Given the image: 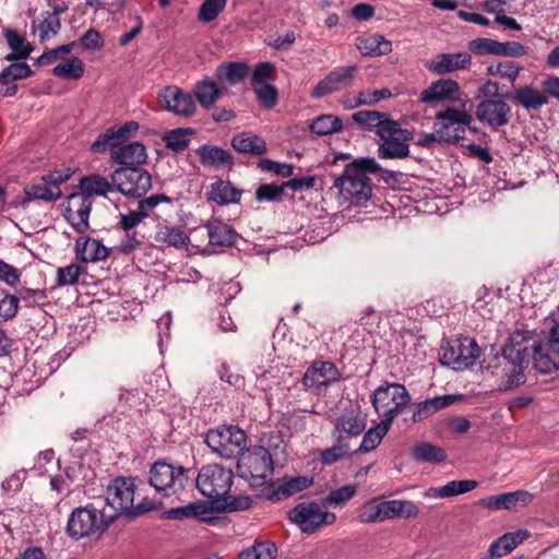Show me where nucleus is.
<instances>
[{
  "label": "nucleus",
  "instance_id": "e433bc0d",
  "mask_svg": "<svg viewBox=\"0 0 559 559\" xmlns=\"http://www.w3.org/2000/svg\"><path fill=\"white\" fill-rule=\"evenodd\" d=\"M233 147L240 153H250L252 155H262L266 152L265 141L254 134L240 133L231 139Z\"/></svg>",
  "mask_w": 559,
  "mask_h": 559
},
{
  "label": "nucleus",
  "instance_id": "13d9d810",
  "mask_svg": "<svg viewBox=\"0 0 559 559\" xmlns=\"http://www.w3.org/2000/svg\"><path fill=\"white\" fill-rule=\"evenodd\" d=\"M4 35L9 47L12 51L19 52L21 59H26L31 55L32 47L25 44L24 38L17 32L8 29Z\"/></svg>",
  "mask_w": 559,
  "mask_h": 559
},
{
  "label": "nucleus",
  "instance_id": "f03ea898",
  "mask_svg": "<svg viewBox=\"0 0 559 559\" xmlns=\"http://www.w3.org/2000/svg\"><path fill=\"white\" fill-rule=\"evenodd\" d=\"M368 174H379L385 182L395 180L394 171L383 169L372 157H361L345 167L343 175L335 179L333 187L338 190L345 201L360 205L372 194Z\"/></svg>",
  "mask_w": 559,
  "mask_h": 559
},
{
  "label": "nucleus",
  "instance_id": "4468645a",
  "mask_svg": "<svg viewBox=\"0 0 559 559\" xmlns=\"http://www.w3.org/2000/svg\"><path fill=\"white\" fill-rule=\"evenodd\" d=\"M480 348L471 337H462L452 341L442 348L441 362L453 370H464L474 365L479 357Z\"/></svg>",
  "mask_w": 559,
  "mask_h": 559
},
{
  "label": "nucleus",
  "instance_id": "6e6d98bb",
  "mask_svg": "<svg viewBox=\"0 0 559 559\" xmlns=\"http://www.w3.org/2000/svg\"><path fill=\"white\" fill-rule=\"evenodd\" d=\"M357 491L355 485H345L332 490L324 499V504L338 506L352 499Z\"/></svg>",
  "mask_w": 559,
  "mask_h": 559
},
{
  "label": "nucleus",
  "instance_id": "58836bf2",
  "mask_svg": "<svg viewBox=\"0 0 559 559\" xmlns=\"http://www.w3.org/2000/svg\"><path fill=\"white\" fill-rule=\"evenodd\" d=\"M390 419H382L376 427L370 428L361 440L357 450L360 453H368L374 450L390 429Z\"/></svg>",
  "mask_w": 559,
  "mask_h": 559
},
{
  "label": "nucleus",
  "instance_id": "2eb2a0df",
  "mask_svg": "<svg viewBox=\"0 0 559 559\" xmlns=\"http://www.w3.org/2000/svg\"><path fill=\"white\" fill-rule=\"evenodd\" d=\"M435 123L437 131L442 132V135L449 138L444 140V143H457L465 136V127H469L473 117L464 109H456L454 107H448L436 114Z\"/></svg>",
  "mask_w": 559,
  "mask_h": 559
},
{
  "label": "nucleus",
  "instance_id": "f704fd0d",
  "mask_svg": "<svg viewBox=\"0 0 559 559\" xmlns=\"http://www.w3.org/2000/svg\"><path fill=\"white\" fill-rule=\"evenodd\" d=\"M241 193V190L234 187L229 181L219 180L211 186L209 200L219 205H226L239 202Z\"/></svg>",
  "mask_w": 559,
  "mask_h": 559
},
{
  "label": "nucleus",
  "instance_id": "7c9ffc66",
  "mask_svg": "<svg viewBox=\"0 0 559 559\" xmlns=\"http://www.w3.org/2000/svg\"><path fill=\"white\" fill-rule=\"evenodd\" d=\"M391 500L378 501L373 499L365 503L358 514L360 523H376L392 519Z\"/></svg>",
  "mask_w": 559,
  "mask_h": 559
},
{
  "label": "nucleus",
  "instance_id": "5701e85b",
  "mask_svg": "<svg viewBox=\"0 0 559 559\" xmlns=\"http://www.w3.org/2000/svg\"><path fill=\"white\" fill-rule=\"evenodd\" d=\"M533 496L525 490H516L512 492H504L501 495L489 496L479 501L481 507L489 510H512L518 506L525 507L531 503Z\"/></svg>",
  "mask_w": 559,
  "mask_h": 559
},
{
  "label": "nucleus",
  "instance_id": "5fc2aeb1",
  "mask_svg": "<svg viewBox=\"0 0 559 559\" xmlns=\"http://www.w3.org/2000/svg\"><path fill=\"white\" fill-rule=\"evenodd\" d=\"M163 140L167 148H170L177 153L185 151L189 145L187 132L182 129H175L167 132Z\"/></svg>",
  "mask_w": 559,
  "mask_h": 559
},
{
  "label": "nucleus",
  "instance_id": "c756f323",
  "mask_svg": "<svg viewBox=\"0 0 559 559\" xmlns=\"http://www.w3.org/2000/svg\"><path fill=\"white\" fill-rule=\"evenodd\" d=\"M76 258L82 262H96L108 257V250L100 241L92 238H79L75 243Z\"/></svg>",
  "mask_w": 559,
  "mask_h": 559
},
{
  "label": "nucleus",
  "instance_id": "de8ad7c7",
  "mask_svg": "<svg viewBox=\"0 0 559 559\" xmlns=\"http://www.w3.org/2000/svg\"><path fill=\"white\" fill-rule=\"evenodd\" d=\"M15 298H19V302L22 301L25 307L31 308L44 305L47 294L45 289L22 286L16 290Z\"/></svg>",
  "mask_w": 559,
  "mask_h": 559
},
{
  "label": "nucleus",
  "instance_id": "a19ab883",
  "mask_svg": "<svg viewBox=\"0 0 559 559\" xmlns=\"http://www.w3.org/2000/svg\"><path fill=\"white\" fill-rule=\"evenodd\" d=\"M343 129V122L333 115H321L312 120L310 130L318 135H328Z\"/></svg>",
  "mask_w": 559,
  "mask_h": 559
},
{
  "label": "nucleus",
  "instance_id": "052dcab7",
  "mask_svg": "<svg viewBox=\"0 0 559 559\" xmlns=\"http://www.w3.org/2000/svg\"><path fill=\"white\" fill-rule=\"evenodd\" d=\"M162 203L171 204L173 200L163 193L152 194L151 197L140 200L136 209L146 218L153 213L154 209Z\"/></svg>",
  "mask_w": 559,
  "mask_h": 559
},
{
  "label": "nucleus",
  "instance_id": "79ce46f5",
  "mask_svg": "<svg viewBox=\"0 0 559 559\" xmlns=\"http://www.w3.org/2000/svg\"><path fill=\"white\" fill-rule=\"evenodd\" d=\"M477 485V481L472 479L451 480L444 486L435 489L433 496L439 498L454 497L474 490Z\"/></svg>",
  "mask_w": 559,
  "mask_h": 559
},
{
  "label": "nucleus",
  "instance_id": "6ab92c4d",
  "mask_svg": "<svg viewBox=\"0 0 559 559\" xmlns=\"http://www.w3.org/2000/svg\"><path fill=\"white\" fill-rule=\"evenodd\" d=\"M93 201L88 195L72 193L68 198V205L64 210V218L79 233L88 229V217Z\"/></svg>",
  "mask_w": 559,
  "mask_h": 559
},
{
  "label": "nucleus",
  "instance_id": "a878e982",
  "mask_svg": "<svg viewBox=\"0 0 559 559\" xmlns=\"http://www.w3.org/2000/svg\"><path fill=\"white\" fill-rule=\"evenodd\" d=\"M460 399V395L445 394L419 402L414 406L412 420L413 423H420L438 413L439 411L454 404Z\"/></svg>",
  "mask_w": 559,
  "mask_h": 559
},
{
  "label": "nucleus",
  "instance_id": "49530a36",
  "mask_svg": "<svg viewBox=\"0 0 559 559\" xmlns=\"http://www.w3.org/2000/svg\"><path fill=\"white\" fill-rule=\"evenodd\" d=\"M350 452L349 442H337L331 448L319 453V461L324 465H331L346 457Z\"/></svg>",
  "mask_w": 559,
  "mask_h": 559
},
{
  "label": "nucleus",
  "instance_id": "39448f33",
  "mask_svg": "<svg viewBox=\"0 0 559 559\" xmlns=\"http://www.w3.org/2000/svg\"><path fill=\"white\" fill-rule=\"evenodd\" d=\"M115 521V516L106 518L102 510L93 503L75 508L68 520L67 533L78 540L84 537L100 535Z\"/></svg>",
  "mask_w": 559,
  "mask_h": 559
},
{
  "label": "nucleus",
  "instance_id": "473e14b6",
  "mask_svg": "<svg viewBox=\"0 0 559 559\" xmlns=\"http://www.w3.org/2000/svg\"><path fill=\"white\" fill-rule=\"evenodd\" d=\"M249 74V67L245 62H229L221 64L216 70V78L222 84L237 85Z\"/></svg>",
  "mask_w": 559,
  "mask_h": 559
},
{
  "label": "nucleus",
  "instance_id": "f3484780",
  "mask_svg": "<svg viewBox=\"0 0 559 559\" xmlns=\"http://www.w3.org/2000/svg\"><path fill=\"white\" fill-rule=\"evenodd\" d=\"M158 100L163 108L181 117H191L197 109L191 94L178 86H166L158 92Z\"/></svg>",
  "mask_w": 559,
  "mask_h": 559
},
{
  "label": "nucleus",
  "instance_id": "7ed1b4c3",
  "mask_svg": "<svg viewBox=\"0 0 559 559\" xmlns=\"http://www.w3.org/2000/svg\"><path fill=\"white\" fill-rule=\"evenodd\" d=\"M107 506L118 515H140L155 509V503L146 498H140L136 492L134 478L117 477L110 481L106 489Z\"/></svg>",
  "mask_w": 559,
  "mask_h": 559
},
{
  "label": "nucleus",
  "instance_id": "9b49d317",
  "mask_svg": "<svg viewBox=\"0 0 559 559\" xmlns=\"http://www.w3.org/2000/svg\"><path fill=\"white\" fill-rule=\"evenodd\" d=\"M288 519L296 524L301 532L312 534L322 525L333 524L336 521V515L322 509L318 502L305 501L289 510Z\"/></svg>",
  "mask_w": 559,
  "mask_h": 559
},
{
  "label": "nucleus",
  "instance_id": "72a5a7b5",
  "mask_svg": "<svg viewBox=\"0 0 559 559\" xmlns=\"http://www.w3.org/2000/svg\"><path fill=\"white\" fill-rule=\"evenodd\" d=\"M210 243L213 246H233L237 239V233L222 221L215 219L206 225Z\"/></svg>",
  "mask_w": 559,
  "mask_h": 559
},
{
  "label": "nucleus",
  "instance_id": "37998d69",
  "mask_svg": "<svg viewBox=\"0 0 559 559\" xmlns=\"http://www.w3.org/2000/svg\"><path fill=\"white\" fill-rule=\"evenodd\" d=\"M84 73V64L78 57H72L52 69V74L57 78L78 80Z\"/></svg>",
  "mask_w": 559,
  "mask_h": 559
},
{
  "label": "nucleus",
  "instance_id": "aec40b11",
  "mask_svg": "<svg viewBox=\"0 0 559 559\" xmlns=\"http://www.w3.org/2000/svg\"><path fill=\"white\" fill-rule=\"evenodd\" d=\"M341 373L331 361H314L305 372L302 382L308 389H320L329 386L338 381Z\"/></svg>",
  "mask_w": 559,
  "mask_h": 559
},
{
  "label": "nucleus",
  "instance_id": "393cba45",
  "mask_svg": "<svg viewBox=\"0 0 559 559\" xmlns=\"http://www.w3.org/2000/svg\"><path fill=\"white\" fill-rule=\"evenodd\" d=\"M366 428V419L359 415L346 414L338 417L334 424L333 437L337 442H349L358 437Z\"/></svg>",
  "mask_w": 559,
  "mask_h": 559
},
{
  "label": "nucleus",
  "instance_id": "0e129e2a",
  "mask_svg": "<svg viewBox=\"0 0 559 559\" xmlns=\"http://www.w3.org/2000/svg\"><path fill=\"white\" fill-rule=\"evenodd\" d=\"M61 28L60 19L56 15H46L39 25V40L41 43L56 36Z\"/></svg>",
  "mask_w": 559,
  "mask_h": 559
},
{
  "label": "nucleus",
  "instance_id": "ea45409f",
  "mask_svg": "<svg viewBox=\"0 0 559 559\" xmlns=\"http://www.w3.org/2000/svg\"><path fill=\"white\" fill-rule=\"evenodd\" d=\"M412 456L417 462L440 463L447 459L444 450L429 442H421L412 449Z\"/></svg>",
  "mask_w": 559,
  "mask_h": 559
},
{
  "label": "nucleus",
  "instance_id": "8fccbe9b",
  "mask_svg": "<svg viewBox=\"0 0 559 559\" xmlns=\"http://www.w3.org/2000/svg\"><path fill=\"white\" fill-rule=\"evenodd\" d=\"M275 551L274 545L270 543H257L242 550L238 559H274Z\"/></svg>",
  "mask_w": 559,
  "mask_h": 559
},
{
  "label": "nucleus",
  "instance_id": "4be33fe9",
  "mask_svg": "<svg viewBox=\"0 0 559 559\" xmlns=\"http://www.w3.org/2000/svg\"><path fill=\"white\" fill-rule=\"evenodd\" d=\"M460 85L451 79H440L430 84L420 94V102L433 104L437 102H456L460 100Z\"/></svg>",
  "mask_w": 559,
  "mask_h": 559
},
{
  "label": "nucleus",
  "instance_id": "b1692460",
  "mask_svg": "<svg viewBox=\"0 0 559 559\" xmlns=\"http://www.w3.org/2000/svg\"><path fill=\"white\" fill-rule=\"evenodd\" d=\"M312 485V478L297 476L284 479L282 483H270L267 486V498L272 501L286 499Z\"/></svg>",
  "mask_w": 559,
  "mask_h": 559
},
{
  "label": "nucleus",
  "instance_id": "3c124183",
  "mask_svg": "<svg viewBox=\"0 0 559 559\" xmlns=\"http://www.w3.org/2000/svg\"><path fill=\"white\" fill-rule=\"evenodd\" d=\"M227 0H204L199 9L198 19L209 23L214 21L226 7Z\"/></svg>",
  "mask_w": 559,
  "mask_h": 559
},
{
  "label": "nucleus",
  "instance_id": "1a4fd4ad",
  "mask_svg": "<svg viewBox=\"0 0 559 559\" xmlns=\"http://www.w3.org/2000/svg\"><path fill=\"white\" fill-rule=\"evenodd\" d=\"M234 474L218 464L203 466L195 478L199 491L211 499H221L229 492Z\"/></svg>",
  "mask_w": 559,
  "mask_h": 559
},
{
  "label": "nucleus",
  "instance_id": "c85d7f7f",
  "mask_svg": "<svg viewBox=\"0 0 559 559\" xmlns=\"http://www.w3.org/2000/svg\"><path fill=\"white\" fill-rule=\"evenodd\" d=\"M197 154L200 163L206 167L230 169L234 165L233 155L219 146L204 144L197 150Z\"/></svg>",
  "mask_w": 559,
  "mask_h": 559
},
{
  "label": "nucleus",
  "instance_id": "bb28decb",
  "mask_svg": "<svg viewBox=\"0 0 559 559\" xmlns=\"http://www.w3.org/2000/svg\"><path fill=\"white\" fill-rule=\"evenodd\" d=\"M111 158L118 164L132 167L145 163L147 155L145 146L141 142H130L128 144L119 142L118 147L112 150Z\"/></svg>",
  "mask_w": 559,
  "mask_h": 559
},
{
  "label": "nucleus",
  "instance_id": "423d86ee",
  "mask_svg": "<svg viewBox=\"0 0 559 559\" xmlns=\"http://www.w3.org/2000/svg\"><path fill=\"white\" fill-rule=\"evenodd\" d=\"M72 176L70 168L55 169L35 178L23 188L22 204L33 201L56 202L62 197L61 183Z\"/></svg>",
  "mask_w": 559,
  "mask_h": 559
},
{
  "label": "nucleus",
  "instance_id": "20e7f679",
  "mask_svg": "<svg viewBox=\"0 0 559 559\" xmlns=\"http://www.w3.org/2000/svg\"><path fill=\"white\" fill-rule=\"evenodd\" d=\"M190 469L164 461L155 462L150 468V485L163 497L179 495L192 486Z\"/></svg>",
  "mask_w": 559,
  "mask_h": 559
},
{
  "label": "nucleus",
  "instance_id": "c9c22d12",
  "mask_svg": "<svg viewBox=\"0 0 559 559\" xmlns=\"http://www.w3.org/2000/svg\"><path fill=\"white\" fill-rule=\"evenodd\" d=\"M154 239L175 248H185L190 242L189 236L180 227L168 225H158Z\"/></svg>",
  "mask_w": 559,
  "mask_h": 559
},
{
  "label": "nucleus",
  "instance_id": "412c9836",
  "mask_svg": "<svg viewBox=\"0 0 559 559\" xmlns=\"http://www.w3.org/2000/svg\"><path fill=\"white\" fill-rule=\"evenodd\" d=\"M549 93L543 87L538 90L533 85H521L514 88L512 94H506L504 97L522 106L527 111H537L548 104Z\"/></svg>",
  "mask_w": 559,
  "mask_h": 559
},
{
  "label": "nucleus",
  "instance_id": "dca6fc26",
  "mask_svg": "<svg viewBox=\"0 0 559 559\" xmlns=\"http://www.w3.org/2000/svg\"><path fill=\"white\" fill-rule=\"evenodd\" d=\"M356 64L338 67L330 71L311 91L312 98H322L350 87L357 76Z\"/></svg>",
  "mask_w": 559,
  "mask_h": 559
},
{
  "label": "nucleus",
  "instance_id": "774afa93",
  "mask_svg": "<svg viewBox=\"0 0 559 559\" xmlns=\"http://www.w3.org/2000/svg\"><path fill=\"white\" fill-rule=\"evenodd\" d=\"M523 71V67L513 61L498 62L496 64V72L502 79L509 80L511 83L515 82Z\"/></svg>",
  "mask_w": 559,
  "mask_h": 559
},
{
  "label": "nucleus",
  "instance_id": "cd10ccee",
  "mask_svg": "<svg viewBox=\"0 0 559 559\" xmlns=\"http://www.w3.org/2000/svg\"><path fill=\"white\" fill-rule=\"evenodd\" d=\"M472 58L468 52L441 53L431 62L430 70L436 74H445L469 67Z\"/></svg>",
  "mask_w": 559,
  "mask_h": 559
},
{
  "label": "nucleus",
  "instance_id": "4c0bfd02",
  "mask_svg": "<svg viewBox=\"0 0 559 559\" xmlns=\"http://www.w3.org/2000/svg\"><path fill=\"white\" fill-rule=\"evenodd\" d=\"M80 188L82 192L80 194L88 195L92 199L93 195H106L116 189L114 182H109L106 178L99 175H91L83 177L80 181Z\"/></svg>",
  "mask_w": 559,
  "mask_h": 559
},
{
  "label": "nucleus",
  "instance_id": "f257e3e1",
  "mask_svg": "<svg viewBox=\"0 0 559 559\" xmlns=\"http://www.w3.org/2000/svg\"><path fill=\"white\" fill-rule=\"evenodd\" d=\"M543 373L559 370V342L548 338L538 343L535 334L528 330L513 332L501 353L488 361L486 369L501 379L508 388L518 386L525 381L524 370L530 361Z\"/></svg>",
  "mask_w": 559,
  "mask_h": 559
},
{
  "label": "nucleus",
  "instance_id": "6e6552de",
  "mask_svg": "<svg viewBox=\"0 0 559 559\" xmlns=\"http://www.w3.org/2000/svg\"><path fill=\"white\" fill-rule=\"evenodd\" d=\"M381 144L377 154L381 159H403L409 156L408 142L413 139V132L403 129L395 120L386 122L384 128L378 130Z\"/></svg>",
  "mask_w": 559,
  "mask_h": 559
},
{
  "label": "nucleus",
  "instance_id": "f8f14e48",
  "mask_svg": "<svg viewBox=\"0 0 559 559\" xmlns=\"http://www.w3.org/2000/svg\"><path fill=\"white\" fill-rule=\"evenodd\" d=\"M206 444L222 457L230 459L242 452L246 433L236 426H219L206 433Z\"/></svg>",
  "mask_w": 559,
  "mask_h": 559
},
{
  "label": "nucleus",
  "instance_id": "bf43d9fd",
  "mask_svg": "<svg viewBox=\"0 0 559 559\" xmlns=\"http://www.w3.org/2000/svg\"><path fill=\"white\" fill-rule=\"evenodd\" d=\"M392 519L395 518H416L419 514L418 507L408 500H391Z\"/></svg>",
  "mask_w": 559,
  "mask_h": 559
},
{
  "label": "nucleus",
  "instance_id": "0eeeda50",
  "mask_svg": "<svg viewBox=\"0 0 559 559\" xmlns=\"http://www.w3.org/2000/svg\"><path fill=\"white\" fill-rule=\"evenodd\" d=\"M238 472L251 487L258 488L267 484L273 474L271 453L264 447L252 448L241 455L238 462Z\"/></svg>",
  "mask_w": 559,
  "mask_h": 559
},
{
  "label": "nucleus",
  "instance_id": "9d476101",
  "mask_svg": "<svg viewBox=\"0 0 559 559\" xmlns=\"http://www.w3.org/2000/svg\"><path fill=\"white\" fill-rule=\"evenodd\" d=\"M411 401V395L403 384L390 383L378 388L372 394V405L380 417L393 419Z\"/></svg>",
  "mask_w": 559,
  "mask_h": 559
},
{
  "label": "nucleus",
  "instance_id": "603ef678",
  "mask_svg": "<svg viewBox=\"0 0 559 559\" xmlns=\"http://www.w3.org/2000/svg\"><path fill=\"white\" fill-rule=\"evenodd\" d=\"M499 47H500V41L491 39V38H486V37H479V38L473 39L468 44L469 50L478 56H484V55L498 56Z\"/></svg>",
  "mask_w": 559,
  "mask_h": 559
},
{
  "label": "nucleus",
  "instance_id": "a211bd4d",
  "mask_svg": "<svg viewBox=\"0 0 559 559\" xmlns=\"http://www.w3.org/2000/svg\"><path fill=\"white\" fill-rule=\"evenodd\" d=\"M476 118L492 129L509 123L511 107L502 99H483L475 110Z\"/></svg>",
  "mask_w": 559,
  "mask_h": 559
},
{
  "label": "nucleus",
  "instance_id": "2f4dec72",
  "mask_svg": "<svg viewBox=\"0 0 559 559\" xmlns=\"http://www.w3.org/2000/svg\"><path fill=\"white\" fill-rule=\"evenodd\" d=\"M352 120L356 122L364 131H376L384 128L386 122H390L391 118L388 114L377 110H359L352 115Z\"/></svg>",
  "mask_w": 559,
  "mask_h": 559
},
{
  "label": "nucleus",
  "instance_id": "e2e57ef3",
  "mask_svg": "<svg viewBox=\"0 0 559 559\" xmlns=\"http://www.w3.org/2000/svg\"><path fill=\"white\" fill-rule=\"evenodd\" d=\"M284 185H261L255 191V198L258 201L275 202L281 201L284 194Z\"/></svg>",
  "mask_w": 559,
  "mask_h": 559
},
{
  "label": "nucleus",
  "instance_id": "09e8293b",
  "mask_svg": "<svg viewBox=\"0 0 559 559\" xmlns=\"http://www.w3.org/2000/svg\"><path fill=\"white\" fill-rule=\"evenodd\" d=\"M19 310V298L0 288V323L13 319Z\"/></svg>",
  "mask_w": 559,
  "mask_h": 559
},
{
  "label": "nucleus",
  "instance_id": "680f3d73",
  "mask_svg": "<svg viewBox=\"0 0 559 559\" xmlns=\"http://www.w3.org/2000/svg\"><path fill=\"white\" fill-rule=\"evenodd\" d=\"M83 269L78 264H70L59 267L57 271L56 283L58 286L73 285L78 282Z\"/></svg>",
  "mask_w": 559,
  "mask_h": 559
},
{
  "label": "nucleus",
  "instance_id": "69168bd1",
  "mask_svg": "<svg viewBox=\"0 0 559 559\" xmlns=\"http://www.w3.org/2000/svg\"><path fill=\"white\" fill-rule=\"evenodd\" d=\"M124 236L121 238L117 249L122 253H130L139 248L144 240V236L136 230H123Z\"/></svg>",
  "mask_w": 559,
  "mask_h": 559
},
{
  "label": "nucleus",
  "instance_id": "4d7b16f0",
  "mask_svg": "<svg viewBox=\"0 0 559 559\" xmlns=\"http://www.w3.org/2000/svg\"><path fill=\"white\" fill-rule=\"evenodd\" d=\"M253 91L260 103L267 109L273 108L277 103V91L271 84L255 83L252 85Z\"/></svg>",
  "mask_w": 559,
  "mask_h": 559
},
{
  "label": "nucleus",
  "instance_id": "864d4df0",
  "mask_svg": "<svg viewBox=\"0 0 559 559\" xmlns=\"http://www.w3.org/2000/svg\"><path fill=\"white\" fill-rule=\"evenodd\" d=\"M119 138L114 129H108L105 133L99 134L93 142L91 148L94 153H104L110 150V154L115 147L119 145Z\"/></svg>",
  "mask_w": 559,
  "mask_h": 559
},
{
  "label": "nucleus",
  "instance_id": "338daca9",
  "mask_svg": "<svg viewBox=\"0 0 559 559\" xmlns=\"http://www.w3.org/2000/svg\"><path fill=\"white\" fill-rule=\"evenodd\" d=\"M259 166L263 171L273 173L282 177H290L294 174V166L290 164H281L272 159H261Z\"/></svg>",
  "mask_w": 559,
  "mask_h": 559
},
{
  "label": "nucleus",
  "instance_id": "c03bdc74",
  "mask_svg": "<svg viewBox=\"0 0 559 559\" xmlns=\"http://www.w3.org/2000/svg\"><path fill=\"white\" fill-rule=\"evenodd\" d=\"M194 95L202 107L210 108L218 99L221 91L214 82L203 81L195 85Z\"/></svg>",
  "mask_w": 559,
  "mask_h": 559
},
{
  "label": "nucleus",
  "instance_id": "ddd939ff",
  "mask_svg": "<svg viewBox=\"0 0 559 559\" xmlns=\"http://www.w3.org/2000/svg\"><path fill=\"white\" fill-rule=\"evenodd\" d=\"M116 190L129 198H142L152 188V177L148 171L139 167H123L111 174Z\"/></svg>",
  "mask_w": 559,
  "mask_h": 559
},
{
  "label": "nucleus",
  "instance_id": "a18cd8bd",
  "mask_svg": "<svg viewBox=\"0 0 559 559\" xmlns=\"http://www.w3.org/2000/svg\"><path fill=\"white\" fill-rule=\"evenodd\" d=\"M33 71L25 62H13L0 72V83L8 85L13 81L31 76Z\"/></svg>",
  "mask_w": 559,
  "mask_h": 559
}]
</instances>
